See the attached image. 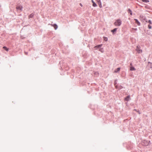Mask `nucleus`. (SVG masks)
I'll return each mask as SVG.
<instances>
[{
  "label": "nucleus",
  "mask_w": 152,
  "mask_h": 152,
  "mask_svg": "<svg viewBox=\"0 0 152 152\" xmlns=\"http://www.w3.org/2000/svg\"><path fill=\"white\" fill-rule=\"evenodd\" d=\"M121 24V21L120 19L117 20L114 23L115 25L117 26H120Z\"/></svg>",
  "instance_id": "1"
},
{
  "label": "nucleus",
  "mask_w": 152,
  "mask_h": 152,
  "mask_svg": "<svg viewBox=\"0 0 152 152\" xmlns=\"http://www.w3.org/2000/svg\"><path fill=\"white\" fill-rule=\"evenodd\" d=\"M22 7L21 5H18L16 7V9L18 11H22Z\"/></svg>",
  "instance_id": "2"
},
{
  "label": "nucleus",
  "mask_w": 152,
  "mask_h": 152,
  "mask_svg": "<svg viewBox=\"0 0 152 152\" xmlns=\"http://www.w3.org/2000/svg\"><path fill=\"white\" fill-rule=\"evenodd\" d=\"M136 50L138 53H141L142 52V50L140 48V46H137Z\"/></svg>",
  "instance_id": "3"
},
{
  "label": "nucleus",
  "mask_w": 152,
  "mask_h": 152,
  "mask_svg": "<svg viewBox=\"0 0 152 152\" xmlns=\"http://www.w3.org/2000/svg\"><path fill=\"white\" fill-rule=\"evenodd\" d=\"M102 44L99 45H98L94 47V48H99L101 47L102 46Z\"/></svg>",
  "instance_id": "4"
},
{
  "label": "nucleus",
  "mask_w": 152,
  "mask_h": 152,
  "mask_svg": "<svg viewBox=\"0 0 152 152\" xmlns=\"http://www.w3.org/2000/svg\"><path fill=\"white\" fill-rule=\"evenodd\" d=\"M135 20V22L137 23L138 25L140 26V22L138 21V20L137 19H134Z\"/></svg>",
  "instance_id": "5"
},
{
  "label": "nucleus",
  "mask_w": 152,
  "mask_h": 152,
  "mask_svg": "<svg viewBox=\"0 0 152 152\" xmlns=\"http://www.w3.org/2000/svg\"><path fill=\"white\" fill-rule=\"evenodd\" d=\"M130 70L131 71H135L136 70V69L133 66H130Z\"/></svg>",
  "instance_id": "6"
},
{
  "label": "nucleus",
  "mask_w": 152,
  "mask_h": 152,
  "mask_svg": "<svg viewBox=\"0 0 152 152\" xmlns=\"http://www.w3.org/2000/svg\"><path fill=\"white\" fill-rule=\"evenodd\" d=\"M130 96L129 95L128 96H127L126 97L125 99V100L126 101H128L129 100V99L130 98Z\"/></svg>",
  "instance_id": "7"
},
{
  "label": "nucleus",
  "mask_w": 152,
  "mask_h": 152,
  "mask_svg": "<svg viewBox=\"0 0 152 152\" xmlns=\"http://www.w3.org/2000/svg\"><path fill=\"white\" fill-rule=\"evenodd\" d=\"M92 3H93V6L94 7H96L97 6L96 4L94 2L93 0H92L91 1Z\"/></svg>",
  "instance_id": "8"
},
{
  "label": "nucleus",
  "mask_w": 152,
  "mask_h": 152,
  "mask_svg": "<svg viewBox=\"0 0 152 152\" xmlns=\"http://www.w3.org/2000/svg\"><path fill=\"white\" fill-rule=\"evenodd\" d=\"M53 26L54 27L55 30H56L58 28V26L56 24H54L53 25Z\"/></svg>",
  "instance_id": "9"
},
{
  "label": "nucleus",
  "mask_w": 152,
  "mask_h": 152,
  "mask_svg": "<svg viewBox=\"0 0 152 152\" xmlns=\"http://www.w3.org/2000/svg\"><path fill=\"white\" fill-rule=\"evenodd\" d=\"M120 68H118L116 69L115 70L114 72L115 73H117L119 72L120 70Z\"/></svg>",
  "instance_id": "10"
},
{
  "label": "nucleus",
  "mask_w": 152,
  "mask_h": 152,
  "mask_svg": "<svg viewBox=\"0 0 152 152\" xmlns=\"http://www.w3.org/2000/svg\"><path fill=\"white\" fill-rule=\"evenodd\" d=\"M129 13H130L131 15H132V12L131 10L130 9H129L127 11Z\"/></svg>",
  "instance_id": "11"
},
{
  "label": "nucleus",
  "mask_w": 152,
  "mask_h": 152,
  "mask_svg": "<svg viewBox=\"0 0 152 152\" xmlns=\"http://www.w3.org/2000/svg\"><path fill=\"white\" fill-rule=\"evenodd\" d=\"M34 15V14L33 13H32L29 16V18H32Z\"/></svg>",
  "instance_id": "12"
},
{
  "label": "nucleus",
  "mask_w": 152,
  "mask_h": 152,
  "mask_svg": "<svg viewBox=\"0 0 152 152\" xmlns=\"http://www.w3.org/2000/svg\"><path fill=\"white\" fill-rule=\"evenodd\" d=\"M117 30V28H115L113 30H111V32H112L113 33H114V32H115Z\"/></svg>",
  "instance_id": "13"
},
{
  "label": "nucleus",
  "mask_w": 152,
  "mask_h": 152,
  "mask_svg": "<svg viewBox=\"0 0 152 152\" xmlns=\"http://www.w3.org/2000/svg\"><path fill=\"white\" fill-rule=\"evenodd\" d=\"M142 1L145 3H147L149 2V1L148 0H142Z\"/></svg>",
  "instance_id": "14"
},
{
  "label": "nucleus",
  "mask_w": 152,
  "mask_h": 152,
  "mask_svg": "<svg viewBox=\"0 0 152 152\" xmlns=\"http://www.w3.org/2000/svg\"><path fill=\"white\" fill-rule=\"evenodd\" d=\"M3 48L5 50L7 51H8V49L6 47L4 46L3 47Z\"/></svg>",
  "instance_id": "15"
},
{
  "label": "nucleus",
  "mask_w": 152,
  "mask_h": 152,
  "mask_svg": "<svg viewBox=\"0 0 152 152\" xmlns=\"http://www.w3.org/2000/svg\"><path fill=\"white\" fill-rule=\"evenodd\" d=\"M148 65L151 66V68H152V64L150 62L148 63Z\"/></svg>",
  "instance_id": "16"
},
{
  "label": "nucleus",
  "mask_w": 152,
  "mask_h": 152,
  "mask_svg": "<svg viewBox=\"0 0 152 152\" xmlns=\"http://www.w3.org/2000/svg\"><path fill=\"white\" fill-rule=\"evenodd\" d=\"M99 5V7L100 8L102 7V4L101 1H100L99 2V3L98 4Z\"/></svg>",
  "instance_id": "17"
},
{
  "label": "nucleus",
  "mask_w": 152,
  "mask_h": 152,
  "mask_svg": "<svg viewBox=\"0 0 152 152\" xmlns=\"http://www.w3.org/2000/svg\"><path fill=\"white\" fill-rule=\"evenodd\" d=\"M146 22H148V23H149L150 24H152L151 21L150 20H149L148 21H147V20H146Z\"/></svg>",
  "instance_id": "18"
},
{
  "label": "nucleus",
  "mask_w": 152,
  "mask_h": 152,
  "mask_svg": "<svg viewBox=\"0 0 152 152\" xmlns=\"http://www.w3.org/2000/svg\"><path fill=\"white\" fill-rule=\"evenodd\" d=\"M104 40L105 41H107V39H108L107 37H104Z\"/></svg>",
  "instance_id": "19"
},
{
  "label": "nucleus",
  "mask_w": 152,
  "mask_h": 152,
  "mask_svg": "<svg viewBox=\"0 0 152 152\" xmlns=\"http://www.w3.org/2000/svg\"><path fill=\"white\" fill-rule=\"evenodd\" d=\"M148 28L149 29H151V26L150 24H149L148 26Z\"/></svg>",
  "instance_id": "20"
},
{
  "label": "nucleus",
  "mask_w": 152,
  "mask_h": 152,
  "mask_svg": "<svg viewBox=\"0 0 152 152\" xmlns=\"http://www.w3.org/2000/svg\"><path fill=\"white\" fill-rule=\"evenodd\" d=\"M96 0L97 1V2H98V4L99 3V2H100V1H101L100 0Z\"/></svg>",
  "instance_id": "21"
},
{
  "label": "nucleus",
  "mask_w": 152,
  "mask_h": 152,
  "mask_svg": "<svg viewBox=\"0 0 152 152\" xmlns=\"http://www.w3.org/2000/svg\"><path fill=\"white\" fill-rule=\"evenodd\" d=\"M130 66H132V63H130Z\"/></svg>",
  "instance_id": "22"
},
{
  "label": "nucleus",
  "mask_w": 152,
  "mask_h": 152,
  "mask_svg": "<svg viewBox=\"0 0 152 152\" xmlns=\"http://www.w3.org/2000/svg\"><path fill=\"white\" fill-rule=\"evenodd\" d=\"M148 143L147 142H146V143L145 145H148Z\"/></svg>",
  "instance_id": "23"
},
{
  "label": "nucleus",
  "mask_w": 152,
  "mask_h": 152,
  "mask_svg": "<svg viewBox=\"0 0 152 152\" xmlns=\"http://www.w3.org/2000/svg\"><path fill=\"white\" fill-rule=\"evenodd\" d=\"M132 29H134L135 30H137V28H132Z\"/></svg>",
  "instance_id": "24"
},
{
  "label": "nucleus",
  "mask_w": 152,
  "mask_h": 152,
  "mask_svg": "<svg viewBox=\"0 0 152 152\" xmlns=\"http://www.w3.org/2000/svg\"><path fill=\"white\" fill-rule=\"evenodd\" d=\"M137 112L139 113V114H140V112L139 111H137Z\"/></svg>",
  "instance_id": "25"
},
{
  "label": "nucleus",
  "mask_w": 152,
  "mask_h": 152,
  "mask_svg": "<svg viewBox=\"0 0 152 152\" xmlns=\"http://www.w3.org/2000/svg\"><path fill=\"white\" fill-rule=\"evenodd\" d=\"M80 5L81 6H82V4H80Z\"/></svg>",
  "instance_id": "26"
},
{
  "label": "nucleus",
  "mask_w": 152,
  "mask_h": 152,
  "mask_svg": "<svg viewBox=\"0 0 152 152\" xmlns=\"http://www.w3.org/2000/svg\"><path fill=\"white\" fill-rule=\"evenodd\" d=\"M26 54H27V53H26Z\"/></svg>",
  "instance_id": "27"
}]
</instances>
